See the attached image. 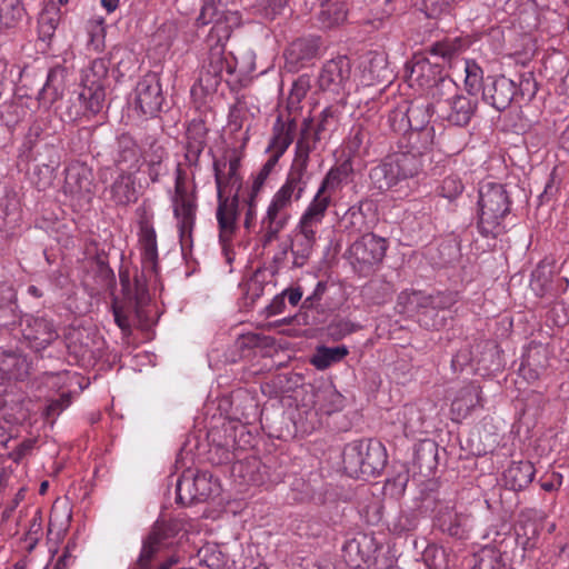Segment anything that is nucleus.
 <instances>
[{
    "mask_svg": "<svg viewBox=\"0 0 569 569\" xmlns=\"http://www.w3.org/2000/svg\"><path fill=\"white\" fill-rule=\"evenodd\" d=\"M478 67L469 64L466 68V87L463 92L453 80H445L436 88L432 94L433 106L437 112L449 123L458 127L469 124L478 109V99L470 90L478 83Z\"/></svg>",
    "mask_w": 569,
    "mask_h": 569,
    "instance_id": "obj_1",
    "label": "nucleus"
},
{
    "mask_svg": "<svg viewBox=\"0 0 569 569\" xmlns=\"http://www.w3.org/2000/svg\"><path fill=\"white\" fill-rule=\"evenodd\" d=\"M229 34L228 27L217 19L208 38L209 42H216L210 44L208 57L202 64L198 80L191 88V96L194 100H203L217 92L224 71L229 74L234 72V59L226 56L224 44L221 42V38L227 39Z\"/></svg>",
    "mask_w": 569,
    "mask_h": 569,
    "instance_id": "obj_2",
    "label": "nucleus"
},
{
    "mask_svg": "<svg viewBox=\"0 0 569 569\" xmlns=\"http://www.w3.org/2000/svg\"><path fill=\"white\" fill-rule=\"evenodd\" d=\"M227 168V157L213 160L214 181L217 186L218 208L217 220L220 230V239L228 241L236 230L238 217L239 192L242 179L238 171Z\"/></svg>",
    "mask_w": 569,
    "mask_h": 569,
    "instance_id": "obj_3",
    "label": "nucleus"
},
{
    "mask_svg": "<svg viewBox=\"0 0 569 569\" xmlns=\"http://www.w3.org/2000/svg\"><path fill=\"white\" fill-rule=\"evenodd\" d=\"M457 302L453 292L437 291L427 293L423 291L401 292L398 297V306L401 312L417 316L418 322L427 329H439L443 326V318L438 317L439 310H446Z\"/></svg>",
    "mask_w": 569,
    "mask_h": 569,
    "instance_id": "obj_4",
    "label": "nucleus"
},
{
    "mask_svg": "<svg viewBox=\"0 0 569 569\" xmlns=\"http://www.w3.org/2000/svg\"><path fill=\"white\" fill-rule=\"evenodd\" d=\"M345 471L352 478H370L379 475L387 463L383 445L372 439L349 442L342 452Z\"/></svg>",
    "mask_w": 569,
    "mask_h": 569,
    "instance_id": "obj_5",
    "label": "nucleus"
},
{
    "mask_svg": "<svg viewBox=\"0 0 569 569\" xmlns=\"http://www.w3.org/2000/svg\"><path fill=\"white\" fill-rule=\"evenodd\" d=\"M139 244L141 250V276L134 277L133 299L141 306L148 298L147 281L158 274L157 233L152 224V216L146 208H139Z\"/></svg>",
    "mask_w": 569,
    "mask_h": 569,
    "instance_id": "obj_6",
    "label": "nucleus"
},
{
    "mask_svg": "<svg viewBox=\"0 0 569 569\" xmlns=\"http://www.w3.org/2000/svg\"><path fill=\"white\" fill-rule=\"evenodd\" d=\"M511 200L505 186L496 182L482 183L479 189L478 229L483 237H497L502 221L510 212Z\"/></svg>",
    "mask_w": 569,
    "mask_h": 569,
    "instance_id": "obj_7",
    "label": "nucleus"
},
{
    "mask_svg": "<svg viewBox=\"0 0 569 569\" xmlns=\"http://www.w3.org/2000/svg\"><path fill=\"white\" fill-rule=\"evenodd\" d=\"M108 66L103 59H96L90 67L82 72L81 90L77 100L80 108L71 109L68 112V119L74 121L80 117H90L99 113L106 101L104 83L108 77Z\"/></svg>",
    "mask_w": 569,
    "mask_h": 569,
    "instance_id": "obj_8",
    "label": "nucleus"
},
{
    "mask_svg": "<svg viewBox=\"0 0 569 569\" xmlns=\"http://www.w3.org/2000/svg\"><path fill=\"white\" fill-rule=\"evenodd\" d=\"M422 168L421 152H398L370 170L375 188L386 191L398 182L416 177Z\"/></svg>",
    "mask_w": 569,
    "mask_h": 569,
    "instance_id": "obj_9",
    "label": "nucleus"
},
{
    "mask_svg": "<svg viewBox=\"0 0 569 569\" xmlns=\"http://www.w3.org/2000/svg\"><path fill=\"white\" fill-rule=\"evenodd\" d=\"M326 214L307 206L290 238V252L295 268L305 267L317 243V234Z\"/></svg>",
    "mask_w": 569,
    "mask_h": 569,
    "instance_id": "obj_10",
    "label": "nucleus"
},
{
    "mask_svg": "<svg viewBox=\"0 0 569 569\" xmlns=\"http://www.w3.org/2000/svg\"><path fill=\"white\" fill-rule=\"evenodd\" d=\"M388 242L372 232H365L355 240L346 251L351 268L360 277L371 276L381 264Z\"/></svg>",
    "mask_w": 569,
    "mask_h": 569,
    "instance_id": "obj_11",
    "label": "nucleus"
},
{
    "mask_svg": "<svg viewBox=\"0 0 569 569\" xmlns=\"http://www.w3.org/2000/svg\"><path fill=\"white\" fill-rule=\"evenodd\" d=\"M313 150L308 137L303 130L296 143V154L288 172L286 182L276 192L277 196L290 201H298L303 196L311 173L308 171L309 154Z\"/></svg>",
    "mask_w": 569,
    "mask_h": 569,
    "instance_id": "obj_12",
    "label": "nucleus"
},
{
    "mask_svg": "<svg viewBox=\"0 0 569 569\" xmlns=\"http://www.w3.org/2000/svg\"><path fill=\"white\" fill-rule=\"evenodd\" d=\"M292 202L273 194L264 216L260 221V243L267 248L278 240L280 232L288 226Z\"/></svg>",
    "mask_w": 569,
    "mask_h": 569,
    "instance_id": "obj_13",
    "label": "nucleus"
},
{
    "mask_svg": "<svg viewBox=\"0 0 569 569\" xmlns=\"http://www.w3.org/2000/svg\"><path fill=\"white\" fill-rule=\"evenodd\" d=\"M352 66L346 56H340L323 63L318 76L320 90L335 96L345 94L351 83Z\"/></svg>",
    "mask_w": 569,
    "mask_h": 569,
    "instance_id": "obj_14",
    "label": "nucleus"
},
{
    "mask_svg": "<svg viewBox=\"0 0 569 569\" xmlns=\"http://www.w3.org/2000/svg\"><path fill=\"white\" fill-rule=\"evenodd\" d=\"M164 102V96L157 72L146 73L136 86V104L144 116L153 117Z\"/></svg>",
    "mask_w": 569,
    "mask_h": 569,
    "instance_id": "obj_15",
    "label": "nucleus"
},
{
    "mask_svg": "<svg viewBox=\"0 0 569 569\" xmlns=\"http://www.w3.org/2000/svg\"><path fill=\"white\" fill-rule=\"evenodd\" d=\"M18 321L22 327L21 332L24 340L36 351L46 349L58 338V332L52 321L44 317L26 315L23 317L19 316Z\"/></svg>",
    "mask_w": 569,
    "mask_h": 569,
    "instance_id": "obj_16",
    "label": "nucleus"
},
{
    "mask_svg": "<svg viewBox=\"0 0 569 569\" xmlns=\"http://www.w3.org/2000/svg\"><path fill=\"white\" fill-rule=\"evenodd\" d=\"M350 171V166L347 163L331 168L322 179L308 207L327 216L328 209L332 203V194L341 188Z\"/></svg>",
    "mask_w": 569,
    "mask_h": 569,
    "instance_id": "obj_17",
    "label": "nucleus"
},
{
    "mask_svg": "<svg viewBox=\"0 0 569 569\" xmlns=\"http://www.w3.org/2000/svg\"><path fill=\"white\" fill-rule=\"evenodd\" d=\"M320 46V38L315 36L293 40L284 51L286 69L290 72H298L312 63L319 56Z\"/></svg>",
    "mask_w": 569,
    "mask_h": 569,
    "instance_id": "obj_18",
    "label": "nucleus"
},
{
    "mask_svg": "<svg viewBox=\"0 0 569 569\" xmlns=\"http://www.w3.org/2000/svg\"><path fill=\"white\" fill-rule=\"evenodd\" d=\"M445 80H452L445 74L443 67L438 62H432L428 58L417 59L410 67L409 81L411 86L417 84L428 90V94L432 100L436 88L440 87Z\"/></svg>",
    "mask_w": 569,
    "mask_h": 569,
    "instance_id": "obj_19",
    "label": "nucleus"
},
{
    "mask_svg": "<svg viewBox=\"0 0 569 569\" xmlns=\"http://www.w3.org/2000/svg\"><path fill=\"white\" fill-rule=\"evenodd\" d=\"M516 92V83L505 76L488 77L482 87L483 100L498 111H503L511 104Z\"/></svg>",
    "mask_w": 569,
    "mask_h": 569,
    "instance_id": "obj_20",
    "label": "nucleus"
},
{
    "mask_svg": "<svg viewBox=\"0 0 569 569\" xmlns=\"http://www.w3.org/2000/svg\"><path fill=\"white\" fill-rule=\"evenodd\" d=\"M436 520L442 532L458 539L467 538L473 528V517L471 513L457 511L450 506L439 508Z\"/></svg>",
    "mask_w": 569,
    "mask_h": 569,
    "instance_id": "obj_21",
    "label": "nucleus"
},
{
    "mask_svg": "<svg viewBox=\"0 0 569 569\" xmlns=\"http://www.w3.org/2000/svg\"><path fill=\"white\" fill-rule=\"evenodd\" d=\"M32 362L19 350H0V378L9 381H26L30 378Z\"/></svg>",
    "mask_w": 569,
    "mask_h": 569,
    "instance_id": "obj_22",
    "label": "nucleus"
},
{
    "mask_svg": "<svg viewBox=\"0 0 569 569\" xmlns=\"http://www.w3.org/2000/svg\"><path fill=\"white\" fill-rule=\"evenodd\" d=\"M141 152L136 140L128 133L117 137L112 151V161L119 171H133L139 169Z\"/></svg>",
    "mask_w": 569,
    "mask_h": 569,
    "instance_id": "obj_23",
    "label": "nucleus"
},
{
    "mask_svg": "<svg viewBox=\"0 0 569 569\" xmlns=\"http://www.w3.org/2000/svg\"><path fill=\"white\" fill-rule=\"evenodd\" d=\"M173 213L178 220V229L181 241L191 237L197 212V198L194 192L173 196Z\"/></svg>",
    "mask_w": 569,
    "mask_h": 569,
    "instance_id": "obj_24",
    "label": "nucleus"
},
{
    "mask_svg": "<svg viewBox=\"0 0 569 569\" xmlns=\"http://www.w3.org/2000/svg\"><path fill=\"white\" fill-rule=\"evenodd\" d=\"M106 191L109 194V199L117 206H128L136 202L139 192L136 186L134 172L119 171Z\"/></svg>",
    "mask_w": 569,
    "mask_h": 569,
    "instance_id": "obj_25",
    "label": "nucleus"
},
{
    "mask_svg": "<svg viewBox=\"0 0 569 569\" xmlns=\"http://www.w3.org/2000/svg\"><path fill=\"white\" fill-rule=\"evenodd\" d=\"M481 390L475 383L463 386L456 393L450 408L451 419L461 422L473 409L481 406Z\"/></svg>",
    "mask_w": 569,
    "mask_h": 569,
    "instance_id": "obj_26",
    "label": "nucleus"
},
{
    "mask_svg": "<svg viewBox=\"0 0 569 569\" xmlns=\"http://www.w3.org/2000/svg\"><path fill=\"white\" fill-rule=\"evenodd\" d=\"M437 112L433 100L430 102H411L405 112L395 111L390 116V120H396L398 116L407 119L408 126L412 131H421L429 137V131H425L430 122L432 113Z\"/></svg>",
    "mask_w": 569,
    "mask_h": 569,
    "instance_id": "obj_27",
    "label": "nucleus"
},
{
    "mask_svg": "<svg viewBox=\"0 0 569 569\" xmlns=\"http://www.w3.org/2000/svg\"><path fill=\"white\" fill-rule=\"evenodd\" d=\"M297 130L296 119H288L283 121L278 117L273 124V134L269 143L268 150L271 152L270 157H276L279 160L289 146L292 143Z\"/></svg>",
    "mask_w": 569,
    "mask_h": 569,
    "instance_id": "obj_28",
    "label": "nucleus"
},
{
    "mask_svg": "<svg viewBox=\"0 0 569 569\" xmlns=\"http://www.w3.org/2000/svg\"><path fill=\"white\" fill-rule=\"evenodd\" d=\"M535 475L536 469L530 461H512L503 471L502 479L507 488L520 491L532 482Z\"/></svg>",
    "mask_w": 569,
    "mask_h": 569,
    "instance_id": "obj_29",
    "label": "nucleus"
},
{
    "mask_svg": "<svg viewBox=\"0 0 569 569\" xmlns=\"http://www.w3.org/2000/svg\"><path fill=\"white\" fill-rule=\"evenodd\" d=\"M91 172L83 164H71L66 169L64 192L81 196L91 192Z\"/></svg>",
    "mask_w": 569,
    "mask_h": 569,
    "instance_id": "obj_30",
    "label": "nucleus"
},
{
    "mask_svg": "<svg viewBox=\"0 0 569 569\" xmlns=\"http://www.w3.org/2000/svg\"><path fill=\"white\" fill-rule=\"evenodd\" d=\"M17 295L12 284L0 282V327L10 329L18 323Z\"/></svg>",
    "mask_w": 569,
    "mask_h": 569,
    "instance_id": "obj_31",
    "label": "nucleus"
},
{
    "mask_svg": "<svg viewBox=\"0 0 569 569\" xmlns=\"http://www.w3.org/2000/svg\"><path fill=\"white\" fill-rule=\"evenodd\" d=\"M262 463L259 459L252 457L232 465V473L241 478L246 485L259 486L264 481V475L261 471Z\"/></svg>",
    "mask_w": 569,
    "mask_h": 569,
    "instance_id": "obj_32",
    "label": "nucleus"
},
{
    "mask_svg": "<svg viewBox=\"0 0 569 569\" xmlns=\"http://www.w3.org/2000/svg\"><path fill=\"white\" fill-rule=\"evenodd\" d=\"M348 349L346 346L326 347L320 346L310 358V363L318 370H325L331 365L341 361L347 355Z\"/></svg>",
    "mask_w": 569,
    "mask_h": 569,
    "instance_id": "obj_33",
    "label": "nucleus"
},
{
    "mask_svg": "<svg viewBox=\"0 0 569 569\" xmlns=\"http://www.w3.org/2000/svg\"><path fill=\"white\" fill-rule=\"evenodd\" d=\"M60 21V9L53 3H48L39 14L38 32L42 41H49L53 37Z\"/></svg>",
    "mask_w": 569,
    "mask_h": 569,
    "instance_id": "obj_34",
    "label": "nucleus"
},
{
    "mask_svg": "<svg viewBox=\"0 0 569 569\" xmlns=\"http://www.w3.org/2000/svg\"><path fill=\"white\" fill-rule=\"evenodd\" d=\"M426 415L417 405H406L402 410L403 432L407 437H415L423 432Z\"/></svg>",
    "mask_w": 569,
    "mask_h": 569,
    "instance_id": "obj_35",
    "label": "nucleus"
},
{
    "mask_svg": "<svg viewBox=\"0 0 569 569\" xmlns=\"http://www.w3.org/2000/svg\"><path fill=\"white\" fill-rule=\"evenodd\" d=\"M194 472L191 470L184 471L178 479L176 491V501L182 506H191L198 503V493L196 489Z\"/></svg>",
    "mask_w": 569,
    "mask_h": 569,
    "instance_id": "obj_36",
    "label": "nucleus"
},
{
    "mask_svg": "<svg viewBox=\"0 0 569 569\" xmlns=\"http://www.w3.org/2000/svg\"><path fill=\"white\" fill-rule=\"evenodd\" d=\"M24 12L21 0H0V30L14 28Z\"/></svg>",
    "mask_w": 569,
    "mask_h": 569,
    "instance_id": "obj_37",
    "label": "nucleus"
},
{
    "mask_svg": "<svg viewBox=\"0 0 569 569\" xmlns=\"http://www.w3.org/2000/svg\"><path fill=\"white\" fill-rule=\"evenodd\" d=\"M553 273L550 268L546 266H538L531 273L530 289L537 297H553L555 293L552 284Z\"/></svg>",
    "mask_w": 569,
    "mask_h": 569,
    "instance_id": "obj_38",
    "label": "nucleus"
},
{
    "mask_svg": "<svg viewBox=\"0 0 569 569\" xmlns=\"http://www.w3.org/2000/svg\"><path fill=\"white\" fill-rule=\"evenodd\" d=\"M315 406L325 415H331L343 407V397L333 388H325L315 393Z\"/></svg>",
    "mask_w": 569,
    "mask_h": 569,
    "instance_id": "obj_39",
    "label": "nucleus"
},
{
    "mask_svg": "<svg viewBox=\"0 0 569 569\" xmlns=\"http://www.w3.org/2000/svg\"><path fill=\"white\" fill-rule=\"evenodd\" d=\"M338 121V111L333 107H327L320 114L319 122L317 124L316 131L311 133L309 123L305 122V127L301 132L306 130L308 132L309 141L313 148L316 143L321 139V133L328 130H331Z\"/></svg>",
    "mask_w": 569,
    "mask_h": 569,
    "instance_id": "obj_40",
    "label": "nucleus"
},
{
    "mask_svg": "<svg viewBox=\"0 0 569 569\" xmlns=\"http://www.w3.org/2000/svg\"><path fill=\"white\" fill-rule=\"evenodd\" d=\"M471 569H506L499 551L485 547L472 555Z\"/></svg>",
    "mask_w": 569,
    "mask_h": 569,
    "instance_id": "obj_41",
    "label": "nucleus"
},
{
    "mask_svg": "<svg viewBox=\"0 0 569 569\" xmlns=\"http://www.w3.org/2000/svg\"><path fill=\"white\" fill-rule=\"evenodd\" d=\"M198 501L204 502L220 493V483L210 472H194Z\"/></svg>",
    "mask_w": 569,
    "mask_h": 569,
    "instance_id": "obj_42",
    "label": "nucleus"
},
{
    "mask_svg": "<svg viewBox=\"0 0 569 569\" xmlns=\"http://www.w3.org/2000/svg\"><path fill=\"white\" fill-rule=\"evenodd\" d=\"M438 445L431 439L420 441L415 449V460L420 468L432 469L437 466Z\"/></svg>",
    "mask_w": 569,
    "mask_h": 569,
    "instance_id": "obj_43",
    "label": "nucleus"
},
{
    "mask_svg": "<svg viewBox=\"0 0 569 569\" xmlns=\"http://www.w3.org/2000/svg\"><path fill=\"white\" fill-rule=\"evenodd\" d=\"M310 89L311 78L308 74H301L293 81L287 102V108L290 112L300 109V103Z\"/></svg>",
    "mask_w": 569,
    "mask_h": 569,
    "instance_id": "obj_44",
    "label": "nucleus"
},
{
    "mask_svg": "<svg viewBox=\"0 0 569 569\" xmlns=\"http://www.w3.org/2000/svg\"><path fill=\"white\" fill-rule=\"evenodd\" d=\"M347 19V9L345 8L343 0L327 4L319 14V20L326 28H331L342 23Z\"/></svg>",
    "mask_w": 569,
    "mask_h": 569,
    "instance_id": "obj_45",
    "label": "nucleus"
},
{
    "mask_svg": "<svg viewBox=\"0 0 569 569\" xmlns=\"http://www.w3.org/2000/svg\"><path fill=\"white\" fill-rule=\"evenodd\" d=\"M422 560L428 569H448L449 560L445 548L437 545H428L422 552Z\"/></svg>",
    "mask_w": 569,
    "mask_h": 569,
    "instance_id": "obj_46",
    "label": "nucleus"
},
{
    "mask_svg": "<svg viewBox=\"0 0 569 569\" xmlns=\"http://www.w3.org/2000/svg\"><path fill=\"white\" fill-rule=\"evenodd\" d=\"M345 227L352 232H365L369 229L366 216L362 210V203L350 207L343 216Z\"/></svg>",
    "mask_w": 569,
    "mask_h": 569,
    "instance_id": "obj_47",
    "label": "nucleus"
},
{
    "mask_svg": "<svg viewBox=\"0 0 569 569\" xmlns=\"http://www.w3.org/2000/svg\"><path fill=\"white\" fill-rule=\"evenodd\" d=\"M370 74L371 81L387 82L390 78V71L387 67V58L383 54L376 53L370 60L366 68Z\"/></svg>",
    "mask_w": 569,
    "mask_h": 569,
    "instance_id": "obj_48",
    "label": "nucleus"
},
{
    "mask_svg": "<svg viewBox=\"0 0 569 569\" xmlns=\"http://www.w3.org/2000/svg\"><path fill=\"white\" fill-rule=\"evenodd\" d=\"M208 129L203 121L192 120L186 131V142L204 148L207 144Z\"/></svg>",
    "mask_w": 569,
    "mask_h": 569,
    "instance_id": "obj_49",
    "label": "nucleus"
},
{
    "mask_svg": "<svg viewBox=\"0 0 569 569\" xmlns=\"http://www.w3.org/2000/svg\"><path fill=\"white\" fill-rule=\"evenodd\" d=\"M465 186L461 179L456 174L447 176L439 188V194L452 201L457 199L463 191Z\"/></svg>",
    "mask_w": 569,
    "mask_h": 569,
    "instance_id": "obj_50",
    "label": "nucleus"
},
{
    "mask_svg": "<svg viewBox=\"0 0 569 569\" xmlns=\"http://www.w3.org/2000/svg\"><path fill=\"white\" fill-rule=\"evenodd\" d=\"M93 271L98 288L107 289L113 284L114 273L104 260L97 259Z\"/></svg>",
    "mask_w": 569,
    "mask_h": 569,
    "instance_id": "obj_51",
    "label": "nucleus"
},
{
    "mask_svg": "<svg viewBox=\"0 0 569 569\" xmlns=\"http://www.w3.org/2000/svg\"><path fill=\"white\" fill-rule=\"evenodd\" d=\"M279 160H277L276 157H269V159L266 161V163L262 166L260 171L257 173V176L253 178V182L251 186L250 192H252L253 197H258L259 192L263 188L266 180L277 166Z\"/></svg>",
    "mask_w": 569,
    "mask_h": 569,
    "instance_id": "obj_52",
    "label": "nucleus"
},
{
    "mask_svg": "<svg viewBox=\"0 0 569 569\" xmlns=\"http://www.w3.org/2000/svg\"><path fill=\"white\" fill-rule=\"evenodd\" d=\"M458 44L455 41H439L433 43L429 52L431 56L441 58L443 61H450L453 57L458 54Z\"/></svg>",
    "mask_w": 569,
    "mask_h": 569,
    "instance_id": "obj_53",
    "label": "nucleus"
},
{
    "mask_svg": "<svg viewBox=\"0 0 569 569\" xmlns=\"http://www.w3.org/2000/svg\"><path fill=\"white\" fill-rule=\"evenodd\" d=\"M71 403V397L68 393L60 396L58 399H54L48 403L44 408L43 416L44 418L53 423L57 417L67 409Z\"/></svg>",
    "mask_w": 569,
    "mask_h": 569,
    "instance_id": "obj_54",
    "label": "nucleus"
},
{
    "mask_svg": "<svg viewBox=\"0 0 569 569\" xmlns=\"http://www.w3.org/2000/svg\"><path fill=\"white\" fill-rule=\"evenodd\" d=\"M157 531H150L148 537L143 540L142 549L139 558L144 560L146 562H152L154 556L160 551L163 545H160L158 540H156Z\"/></svg>",
    "mask_w": 569,
    "mask_h": 569,
    "instance_id": "obj_55",
    "label": "nucleus"
},
{
    "mask_svg": "<svg viewBox=\"0 0 569 569\" xmlns=\"http://www.w3.org/2000/svg\"><path fill=\"white\" fill-rule=\"evenodd\" d=\"M54 71H50L47 77V82L38 94V100L46 107H50L59 97L57 88L51 87V81L54 78Z\"/></svg>",
    "mask_w": 569,
    "mask_h": 569,
    "instance_id": "obj_56",
    "label": "nucleus"
},
{
    "mask_svg": "<svg viewBox=\"0 0 569 569\" xmlns=\"http://www.w3.org/2000/svg\"><path fill=\"white\" fill-rule=\"evenodd\" d=\"M449 8V0H422L421 10L428 18H438Z\"/></svg>",
    "mask_w": 569,
    "mask_h": 569,
    "instance_id": "obj_57",
    "label": "nucleus"
},
{
    "mask_svg": "<svg viewBox=\"0 0 569 569\" xmlns=\"http://www.w3.org/2000/svg\"><path fill=\"white\" fill-rule=\"evenodd\" d=\"M357 329L358 326L349 320H338L328 327L329 335L336 340H339L347 335L355 332Z\"/></svg>",
    "mask_w": 569,
    "mask_h": 569,
    "instance_id": "obj_58",
    "label": "nucleus"
},
{
    "mask_svg": "<svg viewBox=\"0 0 569 569\" xmlns=\"http://www.w3.org/2000/svg\"><path fill=\"white\" fill-rule=\"evenodd\" d=\"M209 548L201 549L199 555L201 556V562L210 569H219L223 565V555L219 550H212L209 553Z\"/></svg>",
    "mask_w": 569,
    "mask_h": 569,
    "instance_id": "obj_59",
    "label": "nucleus"
},
{
    "mask_svg": "<svg viewBox=\"0 0 569 569\" xmlns=\"http://www.w3.org/2000/svg\"><path fill=\"white\" fill-rule=\"evenodd\" d=\"M241 347L246 348H257V347H268L271 345L270 338L267 336H262L256 332H249L247 335H242L240 338Z\"/></svg>",
    "mask_w": 569,
    "mask_h": 569,
    "instance_id": "obj_60",
    "label": "nucleus"
},
{
    "mask_svg": "<svg viewBox=\"0 0 569 569\" xmlns=\"http://www.w3.org/2000/svg\"><path fill=\"white\" fill-rule=\"evenodd\" d=\"M151 531H157L156 540L160 545H164V541L177 533V526L169 522H156Z\"/></svg>",
    "mask_w": 569,
    "mask_h": 569,
    "instance_id": "obj_61",
    "label": "nucleus"
},
{
    "mask_svg": "<svg viewBox=\"0 0 569 569\" xmlns=\"http://www.w3.org/2000/svg\"><path fill=\"white\" fill-rule=\"evenodd\" d=\"M166 156L167 152L162 146L151 143L149 149L146 151L144 161L147 164H162Z\"/></svg>",
    "mask_w": 569,
    "mask_h": 569,
    "instance_id": "obj_62",
    "label": "nucleus"
},
{
    "mask_svg": "<svg viewBox=\"0 0 569 569\" xmlns=\"http://www.w3.org/2000/svg\"><path fill=\"white\" fill-rule=\"evenodd\" d=\"M204 148L199 146L190 144L186 142L184 144V160L189 167H197L199 164V159Z\"/></svg>",
    "mask_w": 569,
    "mask_h": 569,
    "instance_id": "obj_63",
    "label": "nucleus"
},
{
    "mask_svg": "<svg viewBox=\"0 0 569 569\" xmlns=\"http://www.w3.org/2000/svg\"><path fill=\"white\" fill-rule=\"evenodd\" d=\"M33 448L32 440L22 441L14 450L9 453V458L19 463Z\"/></svg>",
    "mask_w": 569,
    "mask_h": 569,
    "instance_id": "obj_64",
    "label": "nucleus"
}]
</instances>
